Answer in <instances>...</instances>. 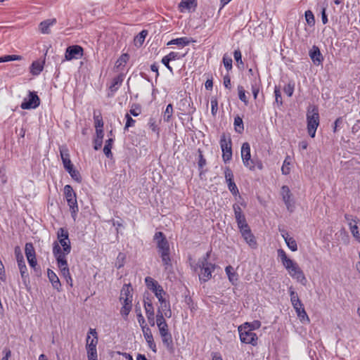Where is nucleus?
I'll return each mask as SVG.
<instances>
[{
    "instance_id": "nucleus-1",
    "label": "nucleus",
    "mask_w": 360,
    "mask_h": 360,
    "mask_svg": "<svg viewBox=\"0 0 360 360\" xmlns=\"http://www.w3.org/2000/svg\"><path fill=\"white\" fill-rule=\"evenodd\" d=\"M154 240L156 241L158 252L162 258L165 269L167 270L169 267L172 266L169 243L164 233L161 231L155 233Z\"/></svg>"
},
{
    "instance_id": "nucleus-2",
    "label": "nucleus",
    "mask_w": 360,
    "mask_h": 360,
    "mask_svg": "<svg viewBox=\"0 0 360 360\" xmlns=\"http://www.w3.org/2000/svg\"><path fill=\"white\" fill-rule=\"evenodd\" d=\"M53 254L56 259L58 266L60 269L63 276L65 279H70V283L72 282L66 257L63 256V255L60 253V246L57 241H55L53 243Z\"/></svg>"
},
{
    "instance_id": "nucleus-3",
    "label": "nucleus",
    "mask_w": 360,
    "mask_h": 360,
    "mask_svg": "<svg viewBox=\"0 0 360 360\" xmlns=\"http://www.w3.org/2000/svg\"><path fill=\"white\" fill-rule=\"evenodd\" d=\"M307 130L309 135L314 138L319 125V114L317 106L309 105L307 112Z\"/></svg>"
},
{
    "instance_id": "nucleus-4",
    "label": "nucleus",
    "mask_w": 360,
    "mask_h": 360,
    "mask_svg": "<svg viewBox=\"0 0 360 360\" xmlns=\"http://www.w3.org/2000/svg\"><path fill=\"white\" fill-rule=\"evenodd\" d=\"M60 153L65 170L75 181L81 183L82 180V176L79 172L74 168V165L70 158L68 150L65 148H60Z\"/></svg>"
},
{
    "instance_id": "nucleus-5",
    "label": "nucleus",
    "mask_w": 360,
    "mask_h": 360,
    "mask_svg": "<svg viewBox=\"0 0 360 360\" xmlns=\"http://www.w3.org/2000/svg\"><path fill=\"white\" fill-rule=\"evenodd\" d=\"M64 195L70 207V210L72 218L75 220L77 214L79 211L76 193L72 187L70 185H66L64 187Z\"/></svg>"
},
{
    "instance_id": "nucleus-6",
    "label": "nucleus",
    "mask_w": 360,
    "mask_h": 360,
    "mask_svg": "<svg viewBox=\"0 0 360 360\" xmlns=\"http://www.w3.org/2000/svg\"><path fill=\"white\" fill-rule=\"evenodd\" d=\"M220 147L222 151L223 161L226 163L232 158V141L229 134H222L219 141Z\"/></svg>"
},
{
    "instance_id": "nucleus-7",
    "label": "nucleus",
    "mask_w": 360,
    "mask_h": 360,
    "mask_svg": "<svg viewBox=\"0 0 360 360\" xmlns=\"http://www.w3.org/2000/svg\"><path fill=\"white\" fill-rule=\"evenodd\" d=\"M250 324L246 323L244 326L238 327V332L240 335V340L242 342L245 344H251L253 346L257 344V335L255 333L252 332L253 328H248Z\"/></svg>"
},
{
    "instance_id": "nucleus-8",
    "label": "nucleus",
    "mask_w": 360,
    "mask_h": 360,
    "mask_svg": "<svg viewBox=\"0 0 360 360\" xmlns=\"http://www.w3.org/2000/svg\"><path fill=\"white\" fill-rule=\"evenodd\" d=\"M57 238L59 243L63 247V250L60 248V253L63 256L66 257L71 251V244L69 239V233L65 228H60L57 231Z\"/></svg>"
},
{
    "instance_id": "nucleus-9",
    "label": "nucleus",
    "mask_w": 360,
    "mask_h": 360,
    "mask_svg": "<svg viewBox=\"0 0 360 360\" xmlns=\"http://www.w3.org/2000/svg\"><path fill=\"white\" fill-rule=\"evenodd\" d=\"M241 158L243 165L250 170H255L256 162L255 158H251L250 146L249 143L245 142L241 146Z\"/></svg>"
},
{
    "instance_id": "nucleus-10",
    "label": "nucleus",
    "mask_w": 360,
    "mask_h": 360,
    "mask_svg": "<svg viewBox=\"0 0 360 360\" xmlns=\"http://www.w3.org/2000/svg\"><path fill=\"white\" fill-rule=\"evenodd\" d=\"M40 105V99L35 91H29L28 100L25 98L20 105L23 110L36 108Z\"/></svg>"
},
{
    "instance_id": "nucleus-11",
    "label": "nucleus",
    "mask_w": 360,
    "mask_h": 360,
    "mask_svg": "<svg viewBox=\"0 0 360 360\" xmlns=\"http://www.w3.org/2000/svg\"><path fill=\"white\" fill-rule=\"evenodd\" d=\"M200 269L199 274V279L202 282H207L212 277V273L215 269L216 265L214 264H198Z\"/></svg>"
},
{
    "instance_id": "nucleus-12",
    "label": "nucleus",
    "mask_w": 360,
    "mask_h": 360,
    "mask_svg": "<svg viewBox=\"0 0 360 360\" xmlns=\"http://www.w3.org/2000/svg\"><path fill=\"white\" fill-rule=\"evenodd\" d=\"M83 56V49L79 45L70 46L66 49L65 59L71 60L72 59L81 58Z\"/></svg>"
},
{
    "instance_id": "nucleus-13",
    "label": "nucleus",
    "mask_w": 360,
    "mask_h": 360,
    "mask_svg": "<svg viewBox=\"0 0 360 360\" xmlns=\"http://www.w3.org/2000/svg\"><path fill=\"white\" fill-rule=\"evenodd\" d=\"M281 194L288 210L291 212H293L295 207L294 201L292 198V193L289 187L288 186H283L281 187Z\"/></svg>"
},
{
    "instance_id": "nucleus-14",
    "label": "nucleus",
    "mask_w": 360,
    "mask_h": 360,
    "mask_svg": "<svg viewBox=\"0 0 360 360\" xmlns=\"http://www.w3.org/2000/svg\"><path fill=\"white\" fill-rule=\"evenodd\" d=\"M293 278L296 279L297 282L303 285L307 284V278L304 274L303 271L300 269L297 264H295L292 268L287 270Z\"/></svg>"
},
{
    "instance_id": "nucleus-15",
    "label": "nucleus",
    "mask_w": 360,
    "mask_h": 360,
    "mask_svg": "<svg viewBox=\"0 0 360 360\" xmlns=\"http://www.w3.org/2000/svg\"><path fill=\"white\" fill-rule=\"evenodd\" d=\"M89 333L93 335L94 338L91 339V337L87 335L86 345V352L97 351L98 335L96 329L90 328Z\"/></svg>"
},
{
    "instance_id": "nucleus-16",
    "label": "nucleus",
    "mask_w": 360,
    "mask_h": 360,
    "mask_svg": "<svg viewBox=\"0 0 360 360\" xmlns=\"http://www.w3.org/2000/svg\"><path fill=\"white\" fill-rule=\"evenodd\" d=\"M309 55L314 65H319L322 63L323 57L317 46L314 45L312 46L309 50Z\"/></svg>"
},
{
    "instance_id": "nucleus-17",
    "label": "nucleus",
    "mask_w": 360,
    "mask_h": 360,
    "mask_svg": "<svg viewBox=\"0 0 360 360\" xmlns=\"http://www.w3.org/2000/svg\"><path fill=\"white\" fill-rule=\"evenodd\" d=\"M278 256L281 259L283 265L287 270L292 268L295 264H297L295 262L288 257L285 252L283 249L278 250Z\"/></svg>"
},
{
    "instance_id": "nucleus-18",
    "label": "nucleus",
    "mask_w": 360,
    "mask_h": 360,
    "mask_svg": "<svg viewBox=\"0 0 360 360\" xmlns=\"http://www.w3.org/2000/svg\"><path fill=\"white\" fill-rule=\"evenodd\" d=\"M241 235L251 248L255 249L257 248V243L250 229L244 230V231L241 232Z\"/></svg>"
},
{
    "instance_id": "nucleus-19",
    "label": "nucleus",
    "mask_w": 360,
    "mask_h": 360,
    "mask_svg": "<svg viewBox=\"0 0 360 360\" xmlns=\"http://www.w3.org/2000/svg\"><path fill=\"white\" fill-rule=\"evenodd\" d=\"M47 276L49 281L51 283L52 286L54 289L57 290L58 292L60 291L61 289V283L58 276L55 274L53 271L50 269H48Z\"/></svg>"
},
{
    "instance_id": "nucleus-20",
    "label": "nucleus",
    "mask_w": 360,
    "mask_h": 360,
    "mask_svg": "<svg viewBox=\"0 0 360 360\" xmlns=\"http://www.w3.org/2000/svg\"><path fill=\"white\" fill-rule=\"evenodd\" d=\"M196 6V0H181L179 4V10L183 13L186 11H190L191 8L195 9Z\"/></svg>"
},
{
    "instance_id": "nucleus-21",
    "label": "nucleus",
    "mask_w": 360,
    "mask_h": 360,
    "mask_svg": "<svg viewBox=\"0 0 360 360\" xmlns=\"http://www.w3.org/2000/svg\"><path fill=\"white\" fill-rule=\"evenodd\" d=\"M160 336L164 346L169 352H173L174 347L171 333L160 335Z\"/></svg>"
},
{
    "instance_id": "nucleus-22",
    "label": "nucleus",
    "mask_w": 360,
    "mask_h": 360,
    "mask_svg": "<svg viewBox=\"0 0 360 360\" xmlns=\"http://www.w3.org/2000/svg\"><path fill=\"white\" fill-rule=\"evenodd\" d=\"M293 307L297 314V316L300 318V319L302 322L306 321L307 323H309L310 319H309L302 302L300 303V306L295 305V307Z\"/></svg>"
},
{
    "instance_id": "nucleus-23",
    "label": "nucleus",
    "mask_w": 360,
    "mask_h": 360,
    "mask_svg": "<svg viewBox=\"0 0 360 360\" xmlns=\"http://www.w3.org/2000/svg\"><path fill=\"white\" fill-rule=\"evenodd\" d=\"M56 23V18L46 20L39 24V30L43 34H49L50 27L55 25Z\"/></svg>"
},
{
    "instance_id": "nucleus-24",
    "label": "nucleus",
    "mask_w": 360,
    "mask_h": 360,
    "mask_svg": "<svg viewBox=\"0 0 360 360\" xmlns=\"http://www.w3.org/2000/svg\"><path fill=\"white\" fill-rule=\"evenodd\" d=\"M282 236L290 250L293 252L297 250V242L293 238L290 237L287 232L282 233Z\"/></svg>"
},
{
    "instance_id": "nucleus-25",
    "label": "nucleus",
    "mask_w": 360,
    "mask_h": 360,
    "mask_svg": "<svg viewBox=\"0 0 360 360\" xmlns=\"http://www.w3.org/2000/svg\"><path fill=\"white\" fill-rule=\"evenodd\" d=\"M158 311L165 315L166 318H170L172 316V310L170 303L167 300L162 302H160Z\"/></svg>"
},
{
    "instance_id": "nucleus-26",
    "label": "nucleus",
    "mask_w": 360,
    "mask_h": 360,
    "mask_svg": "<svg viewBox=\"0 0 360 360\" xmlns=\"http://www.w3.org/2000/svg\"><path fill=\"white\" fill-rule=\"evenodd\" d=\"M44 61H34L30 66V72L32 75H39L43 70Z\"/></svg>"
},
{
    "instance_id": "nucleus-27",
    "label": "nucleus",
    "mask_w": 360,
    "mask_h": 360,
    "mask_svg": "<svg viewBox=\"0 0 360 360\" xmlns=\"http://www.w3.org/2000/svg\"><path fill=\"white\" fill-rule=\"evenodd\" d=\"M124 80V75L122 74H120L117 77H114L112 82L111 85L110 86V90L112 93L115 92L119 86L122 84Z\"/></svg>"
},
{
    "instance_id": "nucleus-28",
    "label": "nucleus",
    "mask_w": 360,
    "mask_h": 360,
    "mask_svg": "<svg viewBox=\"0 0 360 360\" xmlns=\"http://www.w3.org/2000/svg\"><path fill=\"white\" fill-rule=\"evenodd\" d=\"M225 271L228 276L229 281L233 284H236L238 280V276L236 272L233 271V268L231 266H227L225 268Z\"/></svg>"
},
{
    "instance_id": "nucleus-29",
    "label": "nucleus",
    "mask_w": 360,
    "mask_h": 360,
    "mask_svg": "<svg viewBox=\"0 0 360 360\" xmlns=\"http://www.w3.org/2000/svg\"><path fill=\"white\" fill-rule=\"evenodd\" d=\"M145 283L147 288L152 290L153 292L162 287L160 285H159L157 281L150 276H147L145 278Z\"/></svg>"
},
{
    "instance_id": "nucleus-30",
    "label": "nucleus",
    "mask_w": 360,
    "mask_h": 360,
    "mask_svg": "<svg viewBox=\"0 0 360 360\" xmlns=\"http://www.w3.org/2000/svg\"><path fill=\"white\" fill-rule=\"evenodd\" d=\"M191 41L187 37H181L172 39L167 43V45H177L179 46H186L190 44Z\"/></svg>"
},
{
    "instance_id": "nucleus-31",
    "label": "nucleus",
    "mask_w": 360,
    "mask_h": 360,
    "mask_svg": "<svg viewBox=\"0 0 360 360\" xmlns=\"http://www.w3.org/2000/svg\"><path fill=\"white\" fill-rule=\"evenodd\" d=\"M18 266L23 282L26 283L27 281H29V274L27 272V269L25 261H21L19 262Z\"/></svg>"
},
{
    "instance_id": "nucleus-32",
    "label": "nucleus",
    "mask_w": 360,
    "mask_h": 360,
    "mask_svg": "<svg viewBox=\"0 0 360 360\" xmlns=\"http://www.w3.org/2000/svg\"><path fill=\"white\" fill-rule=\"evenodd\" d=\"M148 34L147 30H142L138 35L134 37V41L136 46H141L143 44L145 39Z\"/></svg>"
},
{
    "instance_id": "nucleus-33",
    "label": "nucleus",
    "mask_w": 360,
    "mask_h": 360,
    "mask_svg": "<svg viewBox=\"0 0 360 360\" xmlns=\"http://www.w3.org/2000/svg\"><path fill=\"white\" fill-rule=\"evenodd\" d=\"M113 139L112 138L108 139L105 141V144L103 148V153L106 155L107 158H112V153L111 152V149L112 147Z\"/></svg>"
},
{
    "instance_id": "nucleus-34",
    "label": "nucleus",
    "mask_w": 360,
    "mask_h": 360,
    "mask_svg": "<svg viewBox=\"0 0 360 360\" xmlns=\"http://www.w3.org/2000/svg\"><path fill=\"white\" fill-rule=\"evenodd\" d=\"M234 129L238 134H242L244 131V124L243 120L238 115L234 118Z\"/></svg>"
},
{
    "instance_id": "nucleus-35",
    "label": "nucleus",
    "mask_w": 360,
    "mask_h": 360,
    "mask_svg": "<svg viewBox=\"0 0 360 360\" xmlns=\"http://www.w3.org/2000/svg\"><path fill=\"white\" fill-rule=\"evenodd\" d=\"M25 253L27 259L36 256L35 250L32 243H27L25 244Z\"/></svg>"
},
{
    "instance_id": "nucleus-36",
    "label": "nucleus",
    "mask_w": 360,
    "mask_h": 360,
    "mask_svg": "<svg viewBox=\"0 0 360 360\" xmlns=\"http://www.w3.org/2000/svg\"><path fill=\"white\" fill-rule=\"evenodd\" d=\"M173 115V105L169 103L167 105L166 109L164 112L163 119L165 122H169Z\"/></svg>"
},
{
    "instance_id": "nucleus-37",
    "label": "nucleus",
    "mask_w": 360,
    "mask_h": 360,
    "mask_svg": "<svg viewBox=\"0 0 360 360\" xmlns=\"http://www.w3.org/2000/svg\"><path fill=\"white\" fill-rule=\"evenodd\" d=\"M236 222H237L238 227L240 233L244 231V230L250 229V226H249V225L247 223L245 217H242L241 219L236 220Z\"/></svg>"
},
{
    "instance_id": "nucleus-38",
    "label": "nucleus",
    "mask_w": 360,
    "mask_h": 360,
    "mask_svg": "<svg viewBox=\"0 0 360 360\" xmlns=\"http://www.w3.org/2000/svg\"><path fill=\"white\" fill-rule=\"evenodd\" d=\"M290 301L293 307H295V305L300 306V303L302 302L300 300L297 293L295 292L293 290H291L290 292Z\"/></svg>"
},
{
    "instance_id": "nucleus-39",
    "label": "nucleus",
    "mask_w": 360,
    "mask_h": 360,
    "mask_svg": "<svg viewBox=\"0 0 360 360\" xmlns=\"http://www.w3.org/2000/svg\"><path fill=\"white\" fill-rule=\"evenodd\" d=\"M130 284H124L121 290L120 296L124 297H132V294L131 293V290L130 289Z\"/></svg>"
},
{
    "instance_id": "nucleus-40",
    "label": "nucleus",
    "mask_w": 360,
    "mask_h": 360,
    "mask_svg": "<svg viewBox=\"0 0 360 360\" xmlns=\"http://www.w3.org/2000/svg\"><path fill=\"white\" fill-rule=\"evenodd\" d=\"M21 56L18 55H6L0 57V63L20 60Z\"/></svg>"
},
{
    "instance_id": "nucleus-41",
    "label": "nucleus",
    "mask_w": 360,
    "mask_h": 360,
    "mask_svg": "<svg viewBox=\"0 0 360 360\" xmlns=\"http://www.w3.org/2000/svg\"><path fill=\"white\" fill-rule=\"evenodd\" d=\"M125 255L122 252H120L117 257L115 266L117 269H120L124 265Z\"/></svg>"
},
{
    "instance_id": "nucleus-42",
    "label": "nucleus",
    "mask_w": 360,
    "mask_h": 360,
    "mask_svg": "<svg viewBox=\"0 0 360 360\" xmlns=\"http://www.w3.org/2000/svg\"><path fill=\"white\" fill-rule=\"evenodd\" d=\"M232 58L228 56L226 54H224L223 56V63L227 71H229L232 69Z\"/></svg>"
},
{
    "instance_id": "nucleus-43",
    "label": "nucleus",
    "mask_w": 360,
    "mask_h": 360,
    "mask_svg": "<svg viewBox=\"0 0 360 360\" xmlns=\"http://www.w3.org/2000/svg\"><path fill=\"white\" fill-rule=\"evenodd\" d=\"M238 91L239 99L241 101H243L245 105H248V100L245 96V91L244 88L242 86H238Z\"/></svg>"
},
{
    "instance_id": "nucleus-44",
    "label": "nucleus",
    "mask_w": 360,
    "mask_h": 360,
    "mask_svg": "<svg viewBox=\"0 0 360 360\" xmlns=\"http://www.w3.org/2000/svg\"><path fill=\"white\" fill-rule=\"evenodd\" d=\"M305 20L309 25H314L315 24V19L313 13L308 10L305 12Z\"/></svg>"
},
{
    "instance_id": "nucleus-45",
    "label": "nucleus",
    "mask_w": 360,
    "mask_h": 360,
    "mask_svg": "<svg viewBox=\"0 0 360 360\" xmlns=\"http://www.w3.org/2000/svg\"><path fill=\"white\" fill-rule=\"evenodd\" d=\"M233 209L234 211L236 220L240 219L245 217V215L243 214L240 207L238 204H234L233 205Z\"/></svg>"
},
{
    "instance_id": "nucleus-46",
    "label": "nucleus",
    "mask_w": 360,
    "mask_h": 360,
    "mask_svg": "<svg viewBox=\"0 0 360 360\" xmlns=\"http://www.w3.org/2000/svg\"><path fill=\"white\" fill-rule=\"evenodd\" d=\"M198 153H199V155H198V169L200 170H201L206 165L207 162H206V160L204 158V156L202 155V152L200 149H198Z\"/></svg>"
},
{
    "instance_id": "nucleus-47",
    "label": "nucleus",
    "mask_w": 360,
    "mask_h": 360,
    "mask_svg": "<svg viewBox=\"0 0 360 360\" xmlns=\"http://www.w3.org/2000/svg\"><path fill=\"white\" fill-rule=\"evenodd\" d=\"M155 297L158 299L159 302H162L166 301L164 295L166 294L165 291L163 290L162 287H160L158 290L154 292Z\"/></svg>"
},
{
    "instance_id": "nucleus-48",
    "label": "nucleus",
    "mask_w": 360,
    "mask_h": 360,
    "mask_svg": "<svg viewBox=\"0 0 360 360\" xmlns=\"http://www.w3.org/2000/svg\"><path fill=\"white\" fill-rule=\"evenodd\" d=\"M295 84L293 82H289L284 86V92L289 96H292L294 92Z\"/></svg>"
},
{
    "instance_id": "nucleus-49",
    "label": "nucleus",
    "mask_w": 360,
    "mask_h": 360,
    "mask_svg": "<svg viewBox=\"0 0 360 360\" xmlns=\"http://www.w3.org/2000/svg\"><path fill=\"white\" fill-rule=\"evenodd\" d=\"M357 223H355L354 224H350V230L353 235V236L357 239L360 238V230L359 229L358 226L356 225Z\"/></svg>"
},
{
    "instance_id": "nucleus-50",
    "label": "nucleus",
    "mask_w": 360,
    "mask_h": 360,
    "mask_svg": "<svg viewBox=\"0 0 360 360\" xmlns=\"http://www.w3.org/2000/svg\"><path fill=\"white\" fill-rule=\"evenodd\" d=\"M184 302L186 304L188 307L191 311L195 309L194 307L193 299L191 298V297L189 295V292H188V294L184 295Z\"/></svg>"
},
{
    "instance_id": "nucleus-51",
    "label": "nucleus",
    "mask_w": 360,
    "mask_h": 360,
    "mask_svg": "<svg viewBox=\"0 0 360 360\" xmlns=\"http://www.w3.org/2000/svg\"><path fill=\"white\" fill-rule=\"evenodd\" d=\"M165 318V315L164 314L161 313L160 311H157L156 321H155L157 326L167 323Z\"/></svg>"
},
{
    "instance_id": "nucleus-52",
    "label": "nucleus",
    "mask_w": 360,
    "mask_h": 360,
    "mask_svg": "<svg viewBox=\"0 0 360 360\" xmlns=\"http://www.w3.org/2000/svg\"><path fill=\"white\" fill-rule=\"evenodd\" d=\"M129 58V56L127 53H123L121 55V56L119 58V59L117 60V66H121L124 65L127 63V60Z\"/></svg>"
},
{
    "instance_id": "nucleus-53",
    "label": "nucleus",
    "mask_w": 360,
    "mask_h": 360,
    "mask_svg": "<svg viewBox=\"0 0 360 360\" xmlns=\"http://www.w3.org/2000/svg\"><path fill=\"white\" fill-rule=\"evenodd\" d=\"M228 188L233 195H237L238 193V189L233 180L226 181Z\"/></svg>"
},
{
    "instance_id": "nucleus-54",
    "label": "nucleus",
    "mask_w": 360,
    "mask_h": 360,
    "mask_svg": "<svg viewBox=\"0 0 360 360\" xmlns=\"http://www.w3.org/2000/svg\"><path fill=\"white\" fill-rule=\"evenodd\" d=\"M125 119L126 124L124 126V130H127L129 127H133L136 121L128 113L126 114Z\"/></svg>"
},
{
    "instance_id": "nucleus-55",
    "label": "nucleus",
    "mask_w": 360,
    "mask_h": 360,
    "mask_svg": "<svg viewBox=\"0 0 360 360\" xmlns=\"http://www.w3.org/2000/svg\"><path fill=\"white\" fill-rule=\"evenodd\" d=\"M233 57H234V59L236 60L238 67H240V65H243V62L242 60L241 52L239 49L234 51Z\"/></svg>"
},
{
    "instance_id": "nucleus-56",
    "label": "nucleus",
    "mask_w": 360,
    "mask_h": 360,
    "mask_svg": "<svg viewBox=\"0 0 360 360\" xmlns=\"http://www.w3.org/2000/svg\"><path fill=\"white\" fill-rule=\"evenodd\" d=\"M148 126L153 132H155L158 134V136L159 135V127L156 124V122L154 118H150L148 122Z\"/></svg>"
},
{
    "instance_id": "nucleus-57",
    "label": "nucleus",
    "mask_w": 360,
    "mask_h": 360,
    "mask_svg": "<svg viewBox=\"0 0 360 360\" xmlns=\"http://www.w3.org/2000/svg\"><path fill=\"white\" fill-rule=\"evenodd\" d=\"M131 310V306L127 304V305H123L122 307L120 309V314L124 317V319H127L129 314L130 313Z\"/></svg>"
},
{
    "instance_id": "nucleus-58",
    "label": "nucleus",
    "mask_w": 360,
    "mask_h": 360,
    "mask_svg": "<svg viewBox=\"0 0 360 360\" xmlns=\"http://www.w3.org/2000/svg\"><path fill=\"white\" fill-rule=\"evenodd\" d=\"M141 330H142V332H143V336H144V338L146 339V340H150V339L153 338L151 330L150 329V328L148 326L143 327V328Z\"/></svg>"
},
{
    "instance_id": "nucleus-59",
    "label": "nucleus",
    "mask_w": 360,
    "mask_h": 360,
    "mask_svg": "<svg viewBox=\"0 0 360 360\" xmlns=\"http://www.w3.org/2000/svg\"><path fill=\"white\" fill-rule=\"evenodd\" d=\"M96 129H102L103 127V119L100 115H94Z\"/></svg>"
},
{
    "instance_id": "nucleus-60",
    "label": "nucleus",
    "mask_w": 360,
    "mask_h": 360,
    "mask_svg": "<svg viewBox=\"0 0 360 360\" xmlns=\"http://www.w3.org/2000/svg\"><path fill=\"white\" fill-rule=\"evenodd\" d=\"M274 94H275V98H276V103L278 105H281L283 104V101H282L281 94V91H280V89L278 87L275 86Z\"/></svg>"
},
{
    "instance_id": "nucleus-61",
    "label": "nucleus",
    "mask_w": 360,
    "mask_h": 360,
    "mask_svg": "<svg viewBox=\"0 0 360 360\" xmlns=\"http://www.w3.org/2000/svg\"><path fill=\"white\" fill-rule=\"evenodd\" d=\"M210 103L212 114L215 115L218 110V101L216 98H212Z\"/></svg>"
},
{
    "instance_id": "nucleus-62",
    "label": "nucleus",
    "mask_w": 360,
    "mask_h": 360,
    "mask_svg": "<svg viewBox=\"0 0 360 360\" xmlns=\"http://www.w3.org/2000/svg\"><path fill=\"white\" fill-rule=\"evenodd\" d=\"M343 123V118L342 117H340L335 120L333 124V131L334 133L337 132L339 129L341 127V125Z\"/></svg>"
},
{
    "instance_id": "nucleus-63",
    "label": "nucleus",
    "mask_w": 360,
    "mask_h": 360,
    "mask_svg": "<svg viewBox=\"0 0 360 360\" xmlns=\"http://www.w3.org/2000/svg\"><path fill=\"white\" fill-rule=\"evenodd\" d=\"M288 157L287 158H285V160L283 162V165L281 167L282 173L285 175L288 174L290 171V167H289L290 162L288 160Z\"/></svg>"
},
{
    "instance_id": "nucleus-64",
    "label": "nucleus",
    "mask_w": 360,
    "mask_h": 360,
    "mask_svg": "<svg viewBox=\"0 0 360 360\" xmlns=\"http://www.w3.org/2000/svg\"><path fill=\"white\" fill-rule=\"evenodd\" d=\"M224 176L226 181L233 180V172L229 167H226L224 169Z\"/></svg>"
}]
</instances>
